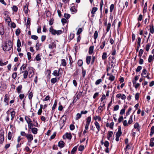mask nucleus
Returning <instances> with one entry per match:
<instances>
[{
  "label": "nucleus",
  "mask_w": 154,
  "mask_h": 154,
  "mask_svg": "<svg viewBox=\"0 0 154 154\" xmlns=\"http://www.w3.org/2000/svg\"><path fill=\"white\" fill-rule=\"evenodd\" d=\"M13 46L12 43L11 41L6 42L2 45L3 49L4 51H7L10 50Z\"/></svg>",
  "instance_id": "obj_1"
},
{
  "label": "nucleus",
  "mask_w": 154,
  "mask_h": 154,
  "mask_svg": "<svg viewBox=\"0 0 154 154\" xmlns=\"http://www.w3.org/2000/svg\"><path fill=\"white\" fill-rule=\"evenodd\" d=\"M4 131L1 130H0V143H2L4 140Z\"/></svg>",
  "instance_id": "obj_2"
},
{
  "label": "nucleus",
  "mask_w": 154,
  "mask_h": 154,
  "mask_svg": "<svg viewBox=\"0 0 154 154\" xmlns=\"http://www.w3.org/2000/svg\"><path fill=\"white\" fill-rule=\"evenodd\" d=\"M26 137L29 143H31L33 139V136L31 134H27Z\"/></svg>",
  "instance_id": "obj_3"
},
{
  "label": "nucleus",
  "mask_w": 154,
  "mask_h": 154,
  "mask_svg": "<svg viewBox=\"0 0 154 154\" xmlns=\"http://www.w3.org/2000/svg\"><path fill=\"white\" fill-rule=\"evenodd\" d=\"M122 132L121 131V127L120 126H118V131L116 133V137H119L121 135Z\"/></svg>",
  "instance_id": "obj_4"
},
{
  "label": "nucleus",
  "mask_w": 154,
  "mask_h": 154,
  "mask_svg": "<svg viewBox=\"0 0 154 154\" xmlns=\"http://www.w3.org/2000/svg\"><path fill=\"white\" fill-rule=\"evenodd\" d=\"M9 97L8 94H6L5 96V98L4 99V102L6 103V105H8V101L9 99Z\"/></svg>",
  "instance_id": "obj_5"
},
{
  "label": "nucleus",
  "mask_w": 154,
  "mask_h": 154,
  "mask_svg": "<svg viewBox=\"0 0 154 154\" xmlns=\"http://www.w3.org/2000/svg\"><path fill=\"white\" fill-rule=\"evenodd\" d=\"M97 10L98 8L97 7H94L93 8L91 11L92 17H94V14Z\"/></svg>",
  "instance_id": "obj_6"
},
{
  "label": "nucleus",
  "mask_w": 154,
  "mask_h": 154,
  "mask_svg": "<svg viewBox=\"0 0 154 154\" xmlns=\"http://www.w3.org/2000/svg\"><path fill=\"white\" fill-rule=\"evenodd\" d=\"M28 5L27 4H26L23 7V11L25 12V14H26L28 13Z\"/></svg>",
  "instance_id": "obj_7"
},
{
  "label": "nucleus",
  "mask_w": 154,
  "mask_h": 154,
  "mask_svg": "<svg viewBox=\"0 0 154 154\" xmlns=\"http://www.w3.org/2000/svg\"><path fill=\"white\" fill-rule=\"evenodd\" d=\"M65 143L63 141H60L58 142V145L60 148L63 147L64 146Z\"/></svg>",
  "instance_id": "obj_8"
},
{
  "label": "nucleus",
  "mask_w": 154,
  "mask_h": 154,
  "mask_svg": "<svg viewBox=\"0 0 154 154\" xmlns=\"http://www.w3.org/2000/svg\"><path fill=\"white\" fill-rule=\"evenodd\" d=\"M56 47V45L54 42H52L51 44H49L48 45V47L50 49H53L54 48H55Z\"/></svg>",
  "instance_id": "obj_9"
},
{
  "label": "nucleus",
  "mask_w": 154,
  "mask_h": 154,
  "mask_svg": "<svg viewBox=\"0 0 154 154\" xmlns=\"http://www.w3.org/2000/svg\"><path fill=\"white\" fill-rule=\"evenodd\" d=\"M30 130L32 132L33 134H36L37 133L38 129L36 128H33L30 129Z\"/></svg>",
  "instance_id": "obj_10"
},
{
  "label": "nucleus",
  "mask_w": 154,
  "mask_h": 154,
  "mask_svg": "<svg viewBox=\"0 0 154 154\" xmlns=\"http://www.w3.org/2000/svg\"><path fill=\"white\" fill-rule=\"evenodd\" d=\"M22 88V85H20L18 86L17 88V92L18 94L21 93H22L21 89Z\"/></svg>",
  "instance_id": "obj_11"
},
{
  "label": "nucleus",
  "mask_w": 154,
  "mask_h": 154,
  "mask_svg": "<svg viewBox=\"0 0 154 154\" xmlns=\"http://www.w3.org/2000/svg\"><path fill=\"white\" fill-rule=\"evenodd\" d=\"M65 136H66V138L68 139H71L72 137V136L70 133H66L65 134Z\"/></svg>",
  "instance_id": "obj_12"
},
{
  "label": "nucleus",
  "mask_w": 154,
  "mask_h": 154,
  "mask_svg": "<svg viewBox=\"0 0 154 154\" xmlns=\"http://www.w3.org/2000/svg\"><path fill=\"white\" fill-rule=\"evenodd\" d=\"M23 72H24L23 74V78L25 79H26L28 74V71L27 70H25L24 71H23L21 72V73Z\"/></svg>",
  "instance_id": "obj_13"
},
{
  "label": "nucleus",
  "mask_w": 154,
  "mask_h": 154,
  "mask_svg": "<svg viewBox=\"0 0 154 154\" xmlns=\"http://www.w3.org/2000/svg\"><path fill=\"white\" fill-rule=\"evenodd\" d=\"M60 125L61 127V128H62L63 126L64 125V124L65 123V121L64 120H60L59 121Z\"/></svg>",
  "instance_id": "obj_14"
},
{
  "label": "nucleus",
  "mask_w": 154,
  "mask_h": 154,
  "mask_svg": "<svg viewBox=\"0 0 154 154\" xmlns=\"http://www.w3.org/2000/svg\"><path fill=\"white\" fill-rule=\"evenodd\" d=\"M4 33V29L3 26H0V34L1 35H3Z\"/></svg>",
  "instance_id": "obj_15"
},
{
  "label": "nucleus",
  "mask_w": 154,
  "mask_h": 154,
  "mask_svg": "<svg viewBox=\"0 0 154 154\" xmlns=\"http://www.w3.org/2000/svg\"><path fill=\"white\" fill-rule=\"evenodd\" d=\"M94 124L96 127V128L98 130V131L99 132L100 130V125L99 123L97 121H95L94 122Z\"/></svg>",
  "instance_id": "obj_16"
},
{
  "label": "nucleus",
  "mask_w": 154,
  "mask_h": 154,
  "mask_svg": "<svg viewBox=\"0 0 154 154\" xmlns=\"http://www.w3.org/2000/svg\"><path fill=\"white\" fill-rule=\"evenodd\" d=\"M91 56H88L86 57V63L89 65L90 63V61L91 60Z\"/></svg>",
  "instance_id": "obj_17"
},
{
  "label": "nucleus",
  "mask_w": 154,
  "mask_h": 154,
  "mask_svg": "<svg viewBox=\"0 0 154 154\" xmlns=\"http://www.w3.org/2000/svg\"><path fill=\"white\" fill-rule=\"evenodd\" d=\"M49 31L52 34L54 35H56V30L54 29L52 27L50 28Z\"/></svg>",
  "instance_id": "obj_18"
},
{
  "label": "nucleus",
  "mask_w": 154,
  "mask_h": 154,
  "mask_svg": "<svg viewBox=\"0 0 154 154\" xmlns=\"http://www.w3.org/2000/svg\"><path fill=\"white\" fill-rule=\"evenodd\" d=\"M147 74V70H146V69L145 68V69H144L142 71V72L141 74V75L142 76H143L144 77V76H145Z\"/></svg>",
  "instance_id": "obj_19"
},
{
  "label": "nucleus",
  "mask_w": 154,
  "mask_h": 154,
  "mask_svg": "<svg viewBox=\"0 0 154 154\" xmlns=\"http://www.w3.org/2000/svg\"><path fill=\"white\" fill-rule=\"evenodd\" d=\"M60 72V70H59L58 71L57 70H55L54 71L53 73V75L55 76H59V72Z\"/></svg>",
  "instance_id": "obj_20"
},
{
  "label": "nucleus",
  "mask_w": 154,
  "mask_h": 154,
  "mask_svg": "<svg viewBox=\"0 0 154 154\" xmlns=\"http://www.w3.org/2000/svg\"><path fill=\"white\" fill-rule=\"evenodd\" d=\"M28 128L29 129V131H30V129L33 128V127L34 126V125L32 123V122L28 123Z\"/></svg>",
  "instance_id": "obj_21"
},
{
  "label": "nucleus",
  "mask_w": 154,
  "mask_h": 154,
  "mask_svg": "<svg viewBox=\"0 0 154 154\" xmlns=\"http://www.w3.org/2000/svg\"><path fill=\"white\" fill-rule=\"evenodd\" d=\"M70 10L72 12L75 13L77 11V9L75 6H72L70 8Z\"/></svg>",
  "instance_id": "obj_22"
},
{
  "label": "nucleus",
  "mask_w": 154,
  "mask_h": 154,
  "mask_svg": "<svg viewBox=\"0 0 154 154\" xmlns=\"http://www.w3.org/2000/svg\"><path fill=\"white\" fill-rule=\"evenodd\" d=\"M94 50V46H91L89 47L88 53L89 54H91L93 53Z\"/></svg>",
  "instance_id": "obj_23"
},
{
  "label": "nucleus",
  "mask_w": 154,
  "mask_h": 154,
  "mask_svg": "<svg viewBox=\"0 0 154 154\" xmlns=\"http://www.w3.org/2000/svg\"><path fill=\"white\" fill-rule=\"evenodd\" d=\"M113 134V132L111 131H109L108 132L107 138L108 140H109L110 137L112 136Z\"/></svg>",
  "instance_id": "obj_24"
},
{
  "label": "nucleus",
  "mask_w": 154,
  "mask_h": 154,
  "mask_svg": "<svg viewBox=\"0 0 154 154\" xmlns=\"http://www.w3.org/2000/svg\"><path fill=\"white\" fill-rule=\"evenodd\" d=\"M25 119L27 124L32 122L31 119L27 116H25Z\"/></svg>",
  "instance_id": "obj_25"
},
{
  "label": "nucleus",
  "mask_w": 154,
  "mask_h": 154,
  "mask_svg": "<svg viewBox=\"0 0 154 154\" xmlns=\"http://www.w3.org/2000/svg\"><path fill=\"white\" fill-rule=\"evenodd\" d=\"M150 130V135L151 136H152L154 134V126H153L151 127Z\"/></svg>",
  "instance_id": "obj_26"
},
{
  "label": "nucleus",
  "mask_w": 154,
  "mask_h": 154,
  "mask_svg": "<svg viewBox=\"0 0 154 154\" xmlns=\"http://www.w3.org/2000/svg\"><path fill=\"white\" fill-rule=\"evenodd\" d=\"M98 32L97 31H95L94 32V40H96V39H97V38L98 37Z\"/></svg>",
  "instance_id": "obj_27"
},
{
  "label": "nucleus",
  "mask_w": 154,
  "mask_h": 154,
  "mask_svg": "<svg viewBox=\"0 0 154 154\" xmlns=\"http://www.w3.org/2000/svg\"><path fill=\"white\" fill-rule=\"evenodd\" d=\"M111 24L110 23H109L107 25L106 29V32H108L109 31L111 27Z\"/></svg>",
  "instance_id": "obj_28"
},
{
  "label": "nucleus",
  "mask_w": 154,
  "mask_h": 154,
  "mask_svg": "<svg viewBox=\"0 0 154 154\" xmlns=\"http://www.w3.org/2000/svg\"><path fill=\"white\" fill-rule=\"evenodd\" d=\"M153 140H154V138H152L151 139L149 145L151 147H152L154 146V142H153Z\"/></svg>",
  "instance_id": "obj_29"
},
{
  "label": "nucleus",
  "mask_w": 154,
  "mask_h": 154,
  "mask_svg": "<svg viewBox=\"0 0 154 154\" xmlns=\"http://www.w3.org/2000/svg\"><path fill=\"white\" fill-rule=\"evenodd\" d=\"M115 77L112 75H110L109 78V79L111 81H112L114 80Z\"/></svg>",
  "instance_id": "obj_30"
},
{
  "label": "nucleus",
  "mask_w": 154,
  "mask_h": 154,
  "mask_svg": "<svg viewBox=\"0 0 154 154\" xmlns=\"http://www.w3.org/2000/svg\"><path fill=\"white\" fill-rule=\"evenodd\" d=\"M91 118L90 116L88 117L86 119V124L90 125L91 122Z\"/></svg>",
  "instance_id": "obj_31"
},
{
  "label": "nucleus",
  "mask_w": 154,
  "mask_h": 154,
  "mask_svg": "<svg viewBox=\"0 0 154 154\" xmlns=\"http://www.w3.org/2000/svg\"><path fill=\"white\" fill-rule=\"evenodd\" d=\"M26 66V65L23 64L22 66L20 67V71H22V69L23 70H24Z\"/></svg>",
  "instance_id": "obj_32"
},
{
  "label": "nucleus",
  "mask_w": 154,
  "mask_h": 154,
  "mask_svg": "<svg viewBox=\"0 0 154 154\" xmlns=\"http://www.w3.org/2000/svg\"><path fill=\"white\" fill-rule=\"evenodd\" d=\"M77 149V146H75L72 149L71 151V154H74V152H76Z\"/></svg>",
  "instance_id": "obj_33"
},
{
  "label": "nucleus",
  "mask_w": 154,
  "mask_h": 154,
  "mask_svg": "<svg viewBox=\"0 0 154 154\" xmlns=\"http://www.w3.org/2000/svg\"><path fill=\"white\" fill-rule=\"evenodd\" d=\"M61 64L63 66H65L66 64V61L65 59H63L61 60Z\"/></svg>",
  "instance_id": "obj_34"
},
{
  "label": "nucleus",
  "mask_w": 154,
  "mask_h": 154,
  "mask_svg": "<svg viewBox=\"0 0 154 154\" xmlns=\"http://www.w3.org/2000/svg\"><path fill=\"white\" fill-rule=\"evenodd\" d=\"M16 112L14 111H13L11 112V120H12L14 118Z\"/></svg>",
  "instance_id": "obj_35"
},
{
  "label": "nucleus",
  "mask_w": 154,
  "mask_h": 154,
  "mask_svg": "<svg viewBox=\"0 0 154 154\" xmlns=\"http://www.w3.org/2000/svg\"><path fill=\"white\" fill-rule=\"evenodd\" d=\"M151 45V43H149L146 45V50L147 51H148Z\"/></svg>",
  "instance_id": "obj_36"
},
{
  "label": "nucleus",
  "mask_w": 154,
  "mask_h": 154,
  "mask_svg": "<svg viewBox=\"0 0 154 154\" xmlns=\"http://www.w3.org/2000/svg\"><path fill=\"white\" fill-rule=\"evenodd\" d=\"M57 104V102L56 100H55L54 103L52 107V110H54L55 109Z\"/></svg>",
  "instance_id": "obj_37"
},
{
  "label": "nucleus",
  "mask_w": 154,
  "mask_h": 154,
  "mask_svg": "<svg viewBox=\"0 0 154 154\" xmlns=\"http://www.w3.org/2000/svg\"><path fill=\"white\" fill-rule=\"evenodd\" d=\"M107 58V54L106 52H104L102 56V59L103 60H105Z\"/></svg>",
  "instance_id": "obj_38"
},
{
  "label": "nucleus",
  "mask_w": 154,
  "mask_h": 154,
  "mask_svg": "<svg viewBox=\"0 0 154 154\" xmlns=\"http://www.w3.org/2000/svg\"><path fill=\"white\" fill-rule=\"evenodd\" d=\"M93 119L94 120H95L98 119V121H100L101 120V118L99 116H97L95 117H93Z\"/></svg>",
  "instance_id": "obj_39"
},
{
  "label": "nucleus",
  "mask_w": 154,
  "mask_h": 154,
  "mask_svg": "<svg viewBox=\"0 0 154 154\" xmlns=\"http://www.w3.org/2000/svg\"><path fill=\"white\" fill-rule=\"evenodd\" d=\"M82 116V114L79 113H78L76 116L75 119L76 120H78Z\"/></svg>",
  "instance_id": "obj_40"
},
{
  "label": "nucleus",
  "mask_w": 154,
  "mask_h": 154,
  "mask_svg": "<svg viewBox=\"0 0 154 154\" xmlns=\"http://www.w3.org/2000/svg\"><path fill=\"white\" fill-rule=\"evenodd\" d=\"M82 31L83 30L82 28H79L77 31L76 33L77 35H79L82 32Z\"/></svg>",
  "instance_id": "obj_41"
},
{
  "label": "nucleus",
  "mask_w": 154,
  "mask_h": 154,
  "mask_svg": "<svg viewBox=\"0 0 154 154\" xmlns=\"http://www.w3.org/2000/svg\"><path fill=\"white\" fill-rule=\"evenodd\" d=\"M78 64L79 66H81L83 64V61L82 60H79L78 62Z\"/></svg>",
  "instance_id": "obj_42"
},
{
  "label": "nucleus",
  "mask_w": 154,
  "mask_h": 154,
  "mask_svg": "<svg viewBox=\"0 0 154 154\" xmlns=\"http://www.w3.org/2000/svg\"><path fill=\"white\" fill-rule=\"evenodd\" d=\"M132 117H133V116L132 115H131V116H130V117L129 118V121H128V124H130L131 123H132L133 122Z\"/></svg>",
  "instance_id": "obj_43"
},
{
  "label": "nucleus",
  "mask_w": 154,
  "mask_h": 154,
  "mask_svg": "<svg viewBox=\"0 0 154 154\" xmlns=\"http://www.w3.org/2000/svg\"><path fill=\"white\" fill-rule=\"evenodd\" d=\"M102 82V79H99L97 80L95 82V84L96 85H97L99 84L101 82Z\"/></svg>",
  "instance_id": "obj_44"
},
{
  "label": "nucleus",
  "mask_w": 154,
  "mask_h": 154,
  "mask_svg": "<svg viewBox=\"0 0 154 154\" xmlns=\"http://www.w3.org/2000/svg\"><path fill=\"white\" fill-rule=\"evenodd\" d=\"M114 4H112L111 5L110 7V10L109 11L110 12H112L114 8Z\"/></svg>",
  "instance_id": "obj_45"
},
{
  "label": "nucleus",
  "mask_w": 154,
  "mask_h": 154,
  "mask_svg": "<svg viewBox=\"0 0 154 154\" xmlns=\"http://www.w3.org/2000/svg\"><path fill=\"white\" fill-rule=\"evenodd\" d=\"M20 29L19 28L17 29L16 30V32H15V33H16V35L18 36L20 35Z\"/></svg>",
  "instance_id": "obj_46"
},
{
  "label": "nucleus",
  "mask_w": 154,
  "mask_h": 154,
  "mask_svg": "<svg viewBox=\"0 0 154 154\" xmlns=\"http://www.w3.org/2000/svg\"><path fill=\"white\" fill-rule=\"evenodd\" d=\"M106 42L105 41H104L102 42V45H101L100 46V48L101 49H103L104 48V47L105 45Z\"/></svg>",
  "instance_id": "obj_47"
},
{
  "label": "nucleus",
  "mask_w": 154,
  "mask_h": 154,
  "mask_svg": "<svg viewBox=\"0 0 154 154\" xmlns=\"http://www.w3.org/2000/svg\"><path fill=\"white\" fill-rule=\"evenodd\" d=\"M57 79L56 78H52L51 80V83L54 84L57 82Z\"/></svg>",
  "instance_id": "obj_48"
},
{
  "label": "nucleus",
  "mask_w": 154,
  "mask_h": 154,
  "mask_svg": "<svg viewBox=\"0 0 154 154\" xmlns=\"http://www.w3.org/2000/svg\"><path fill=\"white\" fill-rule=\"evenodd\" d=\"M153 58L151 55H150L148 59V61L149 63H151L153 60Z\"/></svg>",
  "instance_id": "obj_49"
},
{
  "label": "nucleus",
  "mask_w": 154,
  "mask_h": 154,
  "mask_svg": "<svg viewBox=\"0 0 154 154\" xmlns=\"http://www.w3.org/2000/svg\"><path fill=\"white\" fill-rule=\"evenodd\" d=\"M84 148V146L80 145L79 147L78 150L80 151H82Z\"/></svg>",
  "instance_id": "obj_50"
},
{
  "label": "nucleus",
  "mask_w": 154,
  "mask_h": 154,
  "mask_svg": "<svg viewBox=\"0 0 154 154\" xmlns=\"http://www.w3.org/2000/svg\"><path fill=\"white\" fill-rule=\"evenodd\" d=\"M150 32L152 34H153L154 32V28L153 24L152 25L151 28L150 29Z\"/></svg>",
  "instance_id": "obj_51"
},
{
  "label": "nucleus",
  "mask_w": 154,
  "mask_h": 154,
  "mask_svg": "<svg viewBox=\"0 0 154 154\" xmlns=\"http://www.w3.org/2000/svg\"><path fill=\"white\" fill-rule=\"evenodd\" d=\"M143 52V50L142 49L140 50L138 56L140 57L142 56Z\"/></svg>",
  "instance_id": "obj_52"
},
{
  "label": "nucleus",
  "mask_w": 154,
  "mask_h": 154,
  "mask_svg": "<svg viewBox=\"0 0 154 154\" xmlns=\"http://www.w3.org/2000/svg\"><path fill=\"white\" fill-rule=\"evenodd\" d=\"M12 9L14 11L17 12L18 10V8L17 6L14 5L13 6Z\"/></svg>",
  "instance_id": "obj_53"
},
{
  "label": "nucleus",
  "mask_w": 154,
  "mask_h": 154,
  "mask_svg": "<svg viewBox=\"0 0 154 154\" xmlns=\"http://www.w3.org/2000/svg\"><path fill=\"white\" fill-rule=\"evenodd\" d=\"M70 15L68 14H64V17L67 19L69 18L70 17Z\"/></svg>",
  "instance_id": "obj_54"
},
{
  "label": "nucleus",
  "mask_w": 154,
  "mask_h": 154,
  "mask_svg": "<svg viewBox=\"0 0 154 154\" xmlns=\"http://www.w3.org/2000/svg\"><path fill=\"white\" fill-rule=\"evenodd\" d=\"M21 43L20 40L18 39L17 40V47H20L21 46Z\"/></svg>",
  "instance_id": "obj_55"
},
{
  "label": "nucleus",
  "mask_w": 154,
  "mask_h": 154,
  "mask_svg": "<svg viewBox=\"0 0 154 154\" xmlns=\"http://www.w3.org/2000/svg\"><path fill=\"white\" fill-rule=\"evenodd\" d=\"M142 69V67L141 66H139L137 67V68L136 69V72H140Z\"/></svg>",
  "instance_id": "obj_56"
},
{
  "label": "nucleus",
  "mask_w": 154,
  "mask_h": 154,
  "mask_svg": "<svg viewBox=\"0 0 154 154\" xmlns=\"http://www.w3.org/2000/svg\"><path fill=\"white\" fill-rule=\"evenodd\" d=\"M56 34H57V35H59L62 33V31L61 30H56Z\"/></svg>",
  "instance_id": "obj_57"
},
{
  "label": "nucleus",
  "mask_w": 154,
  "mask_h": 154,
  "mask_svg": "<svg viewBox=\"0 0 154 154\" xmlns=\"http://www.w3.org/2000/svg\"><path fill=\"white\" fill-rule=\"evenodd\" d=\"M119 105H117L114 107L113 110L114 111L118 110L119 109Z\"/></svg>",
  "instance_id": "obj_58"
},
{
  "label": "nucleus",
  "mask_w": 154,
  "mask_h": 154,
  "mask_svg": "<svg viewBox=\"0 0 154 154\" xmlns=\"http://www.w3.org/2000/svg\"><path fill=\"white\" fill-rule=\"evenodd\" d=\"M104 145L106 147H108L109 146V142L107 141H105L104 143Z\"/></svg>",
  "instance_id": "obj_59"
},
{
  "label": "nucleus",
  "mask_w": 154,
  "mask_h": 154,
  "mask_svg": "<svg viewBox=\"0 0 154 154\" xmlns=\"http://www.w3.org/2000/svg\"><path fill=\"white\" fill-rule=\"evenodd\" d=\"M75 35L73 33H70L69 36L70 40H72L74 37Z\"/></svg>",
  "instance_id": "obj_60"
},
{
  "label": "nucleus",
  "mask_w": 154,
  "mask_h": 154,
  "mask_svg": "<svg viewBox=\"0 0 154 154\" xmlns=\"http://www.w3.org/2000/svg\"><path fill=\"white\" fill-rule=\"evenodd\" d=\"M105 104H103L102 106H100L98 108V110L100 111V112L102 111V108L105 106Z\"/></svg>",
  "instance_id": "obj_61"
},
{
  "label": "nucleus",
  "mask_w": 154,
  "mask_h": 154,
  "mask_svg": "<svg viewBox=\"0 0 154 154\" xmlns=\"http://www.w3.org/2000/svg\"><path fill=\"white\" fill-rule=\"evenodd\" d=\"M40 55L39 54H37L35 57V59L37 61H39L41 60V58L40 57Z\"/></svg>",
  "instance_id": "obj_62"
},
{
  "label": "nucleus",
  "mask_w": 154,
  "mask_h": 154,
  "mask_svg": "<svg viewBox=\"0 0 154 154\" xmlns=\"http://www.w3.org/2000/svg\"><path fill=\"white\" fill-rule=\"evenodd\" d=\"M31 38L32 39L35 40H37L38 38V37L35 35H32L31 36Z\"/></svg>",
  "instance_id": "obj_63"
},
{
  "label": "nucleus",
  "mask_w": 154,
  "mask_h": 154,
  "mask_svg": "<svg viewBox=\"0 0 154 154\" xmlns=\"http://www.w3.org/2000/svg\"><path fill=\"white\" fill-rule=\"evenodd\" d=\"M33 96V93L32 92H30L29 94V96H28L30 100H31Z\"/></svg>",
  "instance_id": "obj_64"
}]
</instances>
